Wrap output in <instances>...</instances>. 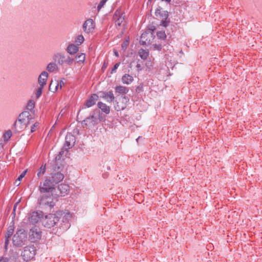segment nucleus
<instances>
[{
  "label": "nucleus",
  "mask_w": 262,
  "mask_h": 262,
  "mask_svg": "<svg viewBox=\"0 0 262 262\" xmlns=\"http://www.w3.org/2000/svg\"><path fill=\"white\" fill-rule=\"evenodd\" d=\"M34 118L28 111H24L21 113L18 119L16 120L13 124V128L16 133H19L25 129L27 126L33 123Z\"/></svg>",
  "instance_id": "f257e3e1"
},
{
  "label": "nucleus",
  "mask_w": 262,
  "mask_h": 262,
  "mask_svg": "<svg viewBox=\"0 0 262 262\" xmlns=\"http://www.w3.org/2000/svg\"><path fill=\"white\" fill-rule=\"evenodd\" d=\"M102 120V114L98 109L94 110L89 116L82 121L81 124L83 127L85 126L94 127L98 124Z\"/></svg>",
  "instance_id": "f03ea898"
},
{
  "label": "nucleus",
  "mask_w": 262,
  "mask_h": 262,
  "mask_svg": "<svg viewBox=\"0 0 262 262\" xmlns=\"http://www.w3.org/2000/svg\"><path fill=\"white\" fill-rule=\"evenodd\" d=\"M62 211L59 210L56 213H49L45 216L43 220L42 224L47 228H51L56 225L62 216Z\"/></svg>",
  "instance_id": "7ed1b4c3"
},
{
  "label": "nucleus",
  "mask_w": 262,
  "mask_h": 262,
  "mask_svg": "<svg viewBox=\"0 0 262 262\" xmlns=\"http://www.w3.org/2000/svg\"><path fill=\"white\" fill-rule=\"evenodd\" d=\"M57 201L56 197L51 198V196L43 195L39 200V206L41 208H48L50 211L53 208Z\"/></svg>",
  "instance_id": "20e7f679"
},
{
  "label": "nucleus",
  "mask_w": 262,
  "mask_h": 262,
  "mask_svg": "<svg viewBox=\"0 0 262 262\" xmlns=\"http://www.w3.org/2000/svg\"><path fill=\"white\" fill-rule=\"evenodd\" d=\"M155 15L157 17L159 16L161 18L160 26L165 28L169 26L170 20L168 18L169 13L167 11L163 10L161 7H159L156 10Z\"/></svg>",
  "instance_id": "39448f33"
},
{
  "label": "nucleus",
  "mask_w": 262,
  "mask_h": 262,
  "mask_svg": "<svg viewBox=\"0 0 262 262\" xmlns=\"http://www.w3.org/2000/svg\"><path fill=\"white\" fill-rule=\"evenodd\" d=\"M55 186L51 183L49 179L46 178L44 182L42 183H40L39 186V190L41 193H50L52 195V192H54L55 190Z\"/></svg>",
  "instance_id": "423d86ee"
},
{
  "label": "nucleus",
  "mask_w": 262,
  "mask_h": 262,
  "mask_svg": "<svg viewBox=\"0 0 262 262\" xmlns=\"http://www.w3.org/2000/svg\"><path fill=\"white\" fill-rule=\"evenodd\" d=\"M70 191V187L68 184H60L57 188L55 187L54 192H52V196H64L68 194Z\"/></svg>",
  "instance_id": "0eeeda50"
},
{
  "label": "nucleus",
  "mask_w": 262,
  "mask_h": 262,
  "mask_svg": "<svg viewBox=\"0 0 262 262\" xmlns=\"http://www.w3.org/2000/svg\"><path fill=\"white\" fill-rule=\"evenodd\" d=\"M155 30V26H151L150 31H147L143 33L140 37V43L143 46H146L151 43L152 38V33L151 31H154Z\"/></svg>",
  "instance_id": "6e6552de"
},
{
  "label": "nucleus",
  "mask_w": 262,
  "mask_h": 262,
  "mask_svg": "<svg viewBox=\"0 0 262 262\" xmlns=\"http://www.w3.org/2000/svg\"><path fill=\"white\" fill-rule=\"evenodd\" d=\"M43 215L44 213L42 211H34L29 215L28 220L30 224L35 225L42 220Z\"/></svg>",
  "instance_id": "1a4fd4ad"
},
{
  "label": "nucleus",
  "mask_w": 262,
  "mask_h": 262,
  "mask_svg": "<svg viewBox=\"0 0 262 262\" xmlns=\"http://www.w3.org/2000/svg\"><path fill=\"white\" fill-rule=\"evenodd\" d=\"M129 99L126 96H121V99L118 101L115 100L114 108L117 112L124 110L127 106V103L129 102Z\"/></svg>",
  "instance_id": "9d476101"
},
{
  "label": "nucleus",
  "mask_w": 262,
  "mask_h": 262,
  "mask_svg": "<svg viewBox=\"0 0 262 262\" xmlns=\"http://www.w3.org/2000/svg\"><path fill=\"white\" fill-rule=\"evenodd\" d=\"M125 17V13L121 12L120 9H117L113 15V19L115 21L116 26L120 27L124 21Z\"/></svg>",
  "instance_id": "9b49d317"
},
{
  "label": "nucleus",
  "mask_w": 262,
  "mask_h": 262,
  "mask_svg": "<svg viewBox=\"0 0 262 262\" xmlns=\"http://www.w3.org/2000/svg\"><path fill=\"white\" fill-rule=\"evenodd\" d=\"M50 181L55 186L57 183L62 181L64 179V175L60 172L51 173L50 176L47 177Z\"/></svg>",
  "instance_id": "f8f14e48"
},
{
  "label": "nucleus",
  "mask_w": 262,
  "mask_h": 262,
  "mask_svg": "<svg viewBox=\"0 0 262 262\" xmlns=\"http://www.w3.org/2000/svg\"><path fill=\"white\" fill-rule=\"evenodd\" d=\"M75 137L71 133H68L65 138V143L64 147L67 151L71 148L75 144Z\"/></svg>",
  "instance_id": "ddd939ff"
},
{
  "label": "nucleus",
  "mask_w": 262,
  "mask_h": 262,
  "mask_svg": "<svg viewBox=\"0 0 262 262\" xmlns=\"http://www.w3.org/2000/svg\"><path fill=\"white\" fill-rule=\"evenodd\" d=\"M95 27V24L93 20L91 18L86 19L83 24L82 29L83 31L89 34L90 32H93Z\"/></svg>",
  "instance_id": "4468645a"
},
{
  "label": "nucleus",
  "mask_w": 262,
  "mask_h": 262,
  "mask_svg": "<svg viewBox=\"0 0 262 262\" xmlns=\"http://www.w3.org/2000/svg\"><path fill=\"white\" fill-rule=\"evenodd\" d=\"M101 94L100 97L103 98L107 102H115V97L114 95L113 92L112 91H100L99 92Z\"/></svg>",
  "instance_id": "2eb2a0df"
},
{
  "label": "nucleus",
  "mask_w": 262,
  "mask_h": 262,
  "mask_svg": "<svg viewBox=\"0 0 262 262\" xmlns=\"http://www.w3.org/2000/svg\"><path fill=\"white\" fill-rule=\"evenodd\" d=\"M25 234L21 232V230L16 231V233L14 234L12 238L14 244H15L16 246L20 245L23 239H25Z\"/></svg>",
  "instance_id": "dca6fc26"
},
{
  "label": "nucleus",
  "mask_w": 262,
  "mask_h": 262,
  "mask_svg": "<svg viewBox=\"0 0 262 262\" xmlns=\"http://www.w3.org/2000/svg\"><path fill=\"white\" fill-rule=\"evenodd\" d=\"M99 96L96 94H91L89 98L85 101L84 105L87 107H91L94 106L98 100Z\"/></svg>",
  "instance_id": "f3484780"
},
{
  "label": "nucleus",
  "mask_w": 262,
  "mask_h": 262,
  "mask_svg": "<svg viewBox=\"0 0 262 262\" xmlns=\"http://www.w3.org/2000/svg\"><path fill=\"white\" fill-rule=\"evenodd\" d=\"M35 255V250L34 248H27L24 250L23 253V256L24 259L26 260H29L32 258Z\"/></svg>",
  "instance_id": "a211bd4d"
},
{
  "label": "nucleus",
  "mask_w": 262,
  "mask_h": 262,
  "mask_svg": "<svg viewBox=\"0 0 262 262\" xmlns=\"http://www.w3.org/2000/svg\"><path fill=\"white\" fill-rule=\"evenodd\" d=\"M48 77V73L46 71H43L39 76L38 82L40 86L44 87L47 84Z\"/></svg>",
  "instance_id": "6ab92c4d"
},
{
  "label": "nucleus",
  "mask_w": 262,
  "mask_h": 262,
  "mask_svg": "<svg viewBox=\"0 0 262 262\" xmlns=\"http://www.w3.org/2000/svg\"><path fill=\"white\" fill-rule=\"evenodd\" d=\"M55 62H57L59 65H63L64 64L65 56L63 53H57L55 54L53 57Z\"/></svg>",
  "instance_id": "aec40b11"
},
{
  "label": "nucleus",
  "mask_w": 262,
  "mask_h": 262,
  "mask_svg": "<svg viewBox=\"0 0 262 262\" xmlns=\"http://www.w3.org/2000/svg\"><path fill=\"white\" fill-rule=\"evenodd\" d=\"M97 106L100 109L102 112H104L106 114H108L110 112V107L107 105L105 103L99 101L97 103Z\"/></svg>",
  "instance_id": "412c9836"
},
{
  "label": "nucleus",
  "mask_w": 262,
  "mask_h": 262,
  "mask_svg": "<svg viewBox=\"0 0 262 262\" xmlns=\"http://www.w3.org/2000/svg\"><path fill=\"white\" fill-rule=\"evenodd\" d=\"M133 80V77L128 74H125L124 75H123L121 78L122 83L126 84H130Z\"/></svg>",
  "instance_id": "4be33fe9"
},
{
  "label": "nucleus",
  "mask_w": 262,
  "mask_h": 262,
  "mask_svg": "<svg viewBox=\"0 0 262 262\" xmlns=\"http://www.w3.org/2000/svg\"><path fill=\"white\" fill-rule=\"evenodd\" d=\"M63 214L62 216L60 217H62V221L64 223H66L67 226L64 227V228H69L70 225H69L68 221L70 219L71 217V214H70V212L67 211V212H63L62 211Z\"/></svg>",
  "instance_id": "5701e85b"
},
{
  "label": "nucleus",
  "mask_w": 262,
  "mask_h": 262,
  "mask_svg": "<svg viewBox=\"0 0 262 262\" xmlns=\"http://www.w3.org/2000/svg\"><path fill=\"white\" fill-rule=\"evenodd\" d=\"M67 51L70 54L73 55L78 51V47L74 44H70L68 46Z\"/></svg>",
  "instance_id": "b1692460"
},
{
  "label": "nucleus",
  "mask_w": 262,
  "mask_h": 262,
  "mask_svg": "<svg viewBox=\"0 0 262 262\" xmlns=\"http://www.w3.org/2000/svg\"><path fill=\"white\" fill-rule=\"evenodd\" d=\"M115 90L116 93L122 94H126L129 91L127 88L122 85L116 86Z\"/></svg>",
  "instance_id": "393cba45"
},
{
  "label": "nucleus",
  "mask_w": 262,
  "mask_h": 262,
  "mask_svg": "<svg viewBox=\"0 0 262 262\" xmlns=\"http://www.w3.org/2000/svg\"><path fill=\"white\" fill-rule=\"evenodd\" d=\"M55 62H51L48 64L47 70L48 72L52 73L58 70V66Z\"/></svg>",
  "instance_id": "a878e982"
},
{
  "label": "nucleus",
  "mask_w": 262,
  "mask_h": 262,
  "mask_svg": "<svg viewBox=\"0 0 262 262\" xmlns=\"http://www.w3.org/2000/svg\"><path fill=\"white\" fill-rule=\"evenodd\" d=\"M17 204H18V202L15 203L13 206V211L11 214V216H12V221H11V222L10 223V225L8 229H13L12 227H13V225L14 224V218L15 217V215H16L15 211H16V209L17 207Z\"/></svg>",
  "instance_id": "bb28decb"
},
{
  "label": "nucleus",
  "mask_w": 262,
  "mask_h": 262,
  "mask_svg": "<svg viewBox=\"0 0 262 262\" xmlns=\"http://www.w3.org/2000/svg\"><path fill=\"white\" fill-rule=\"evenodd\" d=\"M138 54L140 58L143 60L146 59L149 55L148 51L143 49H140Z\"/></svg>",
  "instance_id": "cd10ccee"
},
{
  "label": "nucleus",
  "mask_w": 262,
  "mask_h": 262,
  "mask_svg": "<svg viewBox=\"0 0 262 262\" xmlns=\"http://www.w3.org/2000/svg\"><path fill=\"white\" fill-rule=\"evenodd\" d=\"M75 59L77 60V63H83L85 59V55L84 53L78 54L75 56Z\"/></svg>",
  "instance_id": "c85d7f7f"
},
{
  "label": "nucleus",
  "mask_w": 262,
  "mask_h": 262,
  "mask_svg": "<svg viewBox=\"0 0 262 262\" xmlns=\"http://www.w3.org/2000/svg\"><path fill=\"white\" fill-rule=\"evenodd\" d=\"M35 107V102L32 100H30L27 104L26 108L28 110L30 111H33Z\"/></svg>",
  "instance_id": "c756f323"
},
{
  "label": "nucleus",
  "mask_w": 262,
  "mask_h": 262,
  "mask_svg": "<svg viewBox=\"0 0 262 262\" xmlns=\"http://www.w3.org/2000/svg\"><path fill=\"white\" fill-rule=\"evenodd\" d=\"M84 40V39L83 35H79L75 38V42L77 46H79L83 42Z\"/></svg>",
  "instance_id": "7c9ffc66"
},
{
  "label": "nucleus",
  "mask_w": 262,
  "mask_h": 262,
  "mask_svg": "<svg viewBox=\"0 0 262 262\" xmlns=\"http://www.w3.org/2000/svg\"><path fill=\"white\" fill-rule=\"evenodd\" d=\"M12 132L11 130H8L3 135V138L5 141H8L12 136Z\"/></svg>",
  "instance_id": "2f4dec72"
},
{
  "label": "nucleus",
  "mask_w": 262,
  "mask_h": 262,
  "mask_svg": "<svg viewBox=\"0 0 262 262\" xmlns=\"http://www.w3.org/2000/svg\"><path fill=\"white\" fill-rule=\"evenodd\" d=\"M157 37L162 40H164L166 38V35L164 31H160L157 32Z\"/></svg>",
  "instance_id": "473e14b6"
},
{
  "label": "nucleus",
  "mask_w": 262,
  "mask_h": 262,
  "mask_svg": "<svg viewBox=\"0 0 262 262\" xmlns=\"http://www.w3.org/2000/svg\"><path fill=\"white\" fill-rule=\"evenodd\" d=\"M38 172H37V176L39 177L40 175L43 174L46 171V166L45 165H42L38 169Z\"/></svg>",
  "instance_id": "72a5a7b5"
},
{
  "label": "nucleus",
  "mask_w": 262,
  "mask_h": 262,
  "mask_svg": "<svg viewBox=\"0 0 262 262\" xmlns=\"http://www.w3.org/2000/svg\"><path fill=\"white\" fill-rule=\"evenodd\" d=\"M129 44V37L128 36L127 38L123 42L121 45L122 50H125Z\"/></svg>",
  "instance_id": "f704fd0d"
},
{
  "label": "nucleus",
  "mask_w": 262,
  "mask_h": 262,
  "mask_svg": "<svg viewBox=\"0 0 262 262\" xmlns=\"http://www.w3.org/2000/svg\"><path fill=\"white\" fill-rule=\"evenodd\" d=\"M74 61V59L70 56L65 57V60H64V64L67 65H71L73 64Z\"/></svg>",
  "instance_id": "c9c22d12"
},
{
  "label": "nucleus",
  "mask_w": 262,
  "mask_h": 262,
  "mask_svg": "<svg viewBox=\"0 0 262 262\" xmlns=\"http://www.w3.org/2000/svg\"><path fill=\"white\" fill-rule=\"evenodd\" d=\"M43 87L40 86L37 90L35 93L36 98H38L42 94V91Z\"/></svg>",
  "instance_id": "e433bc0d"
},
{
  "label": "nucleus",
  "mask_w": 262,
  "mask_h": 262,
  "mask_svg": "<svg viewBox=\"0 0 262 262\" xmlns=\"http://www.w3.org/2000/svg\"><path fill=\"white\" fill-rule=\"evenodd\" d=\"M31 235L33 236L31 238V239H35V238H39V235L37 233L35 230H31Z\"/></svg>",
  "instance_id": "4c0bfd02"
},
{
  "label": "nucleus",
  "mask_w": 262,
  "mask_h": 262,
  "mask_svg": "<svg viewBox=\"0 0 262 262\" xmlns=\"http://www.w3.org/2000/svg\"><path fill=\"white\" fill-rule=\"evenodd\" d=\"M39 124V123L38 122H36L33 124V125H32V126L31 127V133L34 132L36 130Z\"/></svg>",
  "instance_id": "58836bf2"
},
{
  "label": "nucleus",
  "mask_w": 262,
  "mask_h": 262,
  "mask_svg": "<svg viewBox=\"0 0 262 262\" xmlns=\"http://www.w3.org/2000/svg\"><path fill=\"white\" fill-rule=\"evenodd\" d=\"M143 91H144V89H143V84H140L136 89V92L137 93H140L141 92H143Z\"/></svg>",
  "instance_id": "ea45409f"
},
{
  "label": "nucleus",
  "mask_w": 262,
  "mask_h": 262,
  "mask_svg": "<svg viewBox=\"0 0 262 262\" xmlns=\"http://www.w3.org/2000/svg\"><path fill=\"white\" fill-rule=\"evenodd\" d=\"M120 64V62L116 63L115 64V65L114 66L113 68L112 69V71L111 72V74H113V73L116 72V70L118 69V68L119 67Z\"/></svg>",
  "instance_id": "a19ab883"
},
{
  "label": "nucleus",
  "mask_w": 262,
  "mask_h": 262,
  "mask_svg": "<svg viewBox=\"0 0 262 262\" xmlns=\"http://www.w3.org/2000/svg\"><path fill=\"white\" fill-rule=\"evenodd\" d=\"M27 172V169H26L25 171H24L19 175V176L17 178L16 181H20L23 179V178L25 176V175L26 174Z\"/></svg>",
  "instance_id": "79ce46f5"
},
{
  "label": "nucleus",
  "mask_w": 262,
  "mask_h": 262,
  "mask_svg": "<svg viewBox=\"0 0 262 262\" xmlns=\"http://www.w3.org/2000/svg\"><path fill=\"white\" fill-rule=\"evenodd\" d=\"M153 48L154 49L158 50L159 51H161L162 49V46L161 44H154Z\"/></svg>",
  "instance_id": "37998d69"
},
{
  "label": "nucleus",
  "mask_w": 262,
  "mask_h": 262,
  "mask_svg": "<svg viewBox=\"0 0 262 262\" xmlns=\"http://www.w3.org/2000/svg\"><path fill=\"white\" fill-rule=\"evenodd\" d=\"M65 148L64 147V146L62 147V149L61 150V151H59V154L58 155V156L56 157V160H59L60 159L61 157L62 156V155L64 154V152L65 151Z\"/></svg>",
  "instance_id": "c03bdc74"
},
{
  "label": "nucleus",
  "mask_w": 262,
  "mask_h": 262,
  "mask_svg": "<svg viewBox=\"0 0 262 262\" xmlns=\"http://www.w3.org/2000/svg\"><path fill=\"white\" fill-rule=\"evenodd\" d=\"M107 0H102L97 6L98 10H99L105 4Z\"/></svg>",
  "instance_id": "a18cd8bd"
},
{
  "label": "nucleus",
  "mask_w": 262,
  "mask_h": 262,
  "mask_svg": "<svg viewBox=\"0 0 262 262\" xmlns=\"http://www.w3.org/2000/svg\"><path fill=\"white\" fill-rule=\"evenodd\" d=\"M136 68H137V70L139 72V71H141L142 70V64H141L140 63H139V61L137 62V65H136Z\"/></svg>",
  "instance_id": "49530a36"
},
{
  "label": "nucleus",
  "mask_w": 262,
  "mask_h": 262,
  "mask_svg": "<svg viewBox=\"0 0 262 262\" xmlns=\"http://www.w3.org/2000/svg\"><path fill=\"white\" fill-rule=\"evenodd\" d=\"M12 230H8L7 233V238H9L10 237V236L12 234Z\"/></svg>",
  "instance_id": "de8ad7c7"
},
{
  "label": "nucleus",
  "mask_w": 262,
  "mask_h": 262,
  "mask_svg": "<svg viewBox=\"0 0 262 262\" xmlns=\"http://www.w3.org/2000/svg\"><path fill=\"white\" fill-rule=\"evenodd\" d=\"M0 262H8V259L7 258L2 257L0 259Z\"/></svg>",
  "instance_id": "09e8293b"
},
{
  "label": "nucleus",
  "mask_w": 262,
  "mask_h": 262,
  "mask_svg": "<svg viewBox=\"0 0 262 262\" xmlns=\"http://www.w3.org/2000/svg\"><path fill=\"white\" fill-rule=\"evenodd\" d=\"M63 84H64L63 82L62 81H61H61H60V89H61V88H62V85H63Z\"/></svg>",
  "instance_id": "8fccbe9b"
},
{
  "label": "nucleus",
  "mask_w": 262,
  "mask_h": 262,
  "mask_svg": "<svg viewBox=\"0 0 262 262\" xmlns=\"http://www.w3.org/2000/svg\"><path fill=\"white\" fill-rule=\"evenodd\" d=\"M140 138H141V137H140V136H139V137H138L136 139V141H137V142H139V139H140Z\"/></svg>",
  "instance_id": "3c124183"
},
{
  "label": "nucleus",
  "mask_w": 262,
  "mask_h": 262,
  "mask_svg": "<svg viewBox=\"0 0 262 262\" xmlns=\"http://www.w3.org/2000/svg\"><path fill=\"white\" fill-rule=\"evenodd\" d=\"M106 68V65H105V63H104L103 64V66H102V69H104V68Z\"/></svg>",
  "instance_id": "603ef678"
},
{
  "label": "nucleus",
  "mask_w": 262,
  "mask_h": 262,
  "mask_svg": "<svg viewBox=\"0 0 262 262\" xmlns=\"http://www.w3.org/2000/svg\"><path fill=\"white\" fill-rule=\"evenodd\" d=\"M115 55H116V56H118V53H117L116 51H115Z\"/></svg>",
  "instance_id": "864d4df0"
},
{
  "label": "nucleus",
  "mask_w": 262,
  "mask_h": 262,
  "mask_svg": "<svg viewBox=\"0 0 262 262\" xmlns=\"http://www.w3.org/2000/svg\"><path fill=\"white\" fill-rule=\"evenodd\" d=\"M152 0H148V2H147V4H148V3L150 2L151 3V2L152 1Z\"/></svg>",
  "instance_id": "5fc2aeb1"
},
{
  "label": "nucleus",
  "mask_w": 262,
  "mask_h": 262,
  "mask_svg": "<svg viewBox=\"0 0 262 262\" xmlns=\"http://www.w3.org/2000/svg\"><path fill=\"white\" fill-rule=\"evenodd\" d=\"M79 112H80V111H79V112H78V113L77 117V118H78V117H79Z\"/></svg>",
  "instance_id": "6e6d98bb"
},
{
  "label": "nucleus",
  "mask_w": 262,
  "mask_h": 262,
  "mask_svg": "<svg viewBox=\"0 0 262 262\" xmlns=\"http://www.w3.org/2000/svg\"><path fill=\"white\" fill-rule=\"evenodd\" d=\"M167 34H170V32H168V30H167Z\"/></svg>",
  "instance_id": "4d7b16f0"
},
{
  "label": "nucleus",
  "mask_w": 262,
  "mask_h": 262,
  "mask_svg": "<svg viewBox=\"0 0 262 262\" xmlns=\"http://www.w3.org/2000/svg\"><path fill=\"white\" fill-rule=\"evenodd\" d=\"M172 27H174V26H173V25H171V26H170V27H171V29H172Z\"/></svg>",
  "instance_id": "13d9d810"
},
{
  "label": "nucleus",
  "mask_w": 262,
  "mask_h": 262,
  "mask_svg": "<svg viewBox=\"0 0 262 262\" xmlns=\"http://www.w3.org/2000/svg\"><path fill=\"white\" fill-rule=\"evenodd\" d=\"M58 86V84L57 85L56 87V89H57V87Z\"/></svg>",
  "instance_id": "bf43d9fd"
}]
</instances>
